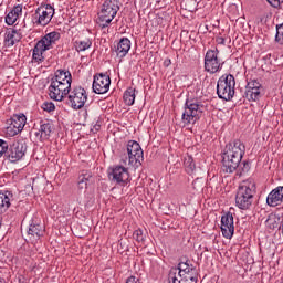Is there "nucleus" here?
Instances as JSON below:
<instances>
[{
    "mask_svg": "<svg viewBox=\"0 0 283 283\" xmlns=\"http://www.w3.org/2000/svg\"><path fill=\"white\" fill-rule=\"evenodd\" d=\"M169 65H171V60L170 59H166L164 61V67H169Z\"/></svg>",
    "mask_w": 283,
    "mask_h": 283,
    "instance_id": "c9c22d12",
    "label": "nucleus"
},
{
    "mask_svg": "<svg viewBox=\"0 0 283 283\" xmlns=\"http://www.w3.org/2000/svg\"><path fill=\"white\" fill-rule=\"evenodd\" d=\"M143 148L136 140H129L126 146V154L122 157V163L125 167H136L144 160Z\"/></svg>",
    "mask_w": 283,
    "mask_h": 283,
    "instance_id": "6e6552de",
    "label": "nucleus"
},
{
    "mask_svg": "<svg viewBox=\"0 0 283 283\" xmlns=\"http://www.w3.org/2000/svg\"><path fill=\"white\" fill-rule=\"evenodd\" d=\"M112 85V78L105 73L94 75L93 92L95 94H107Z\"/></svg>",
    "mask_w": 283,
    "mask_h": 283,
    "instance_id": "4468645a",
    "label": "nucleus"
},
{
    "mask_svg": "<svg viewBox=\"0 0 283 283\" xmlns=\"http://www.w3.org/2000/svg\"><path fill=\"white\" fill-rule=\"evenodd\" d=\"M45 235V226L32 221L28 229V238L31 242H38Z\"/></svg>",
    "mask_w": 283,
    "mask_h": 283,
    "instance_id": "aec40b11",
    "label": "nucleus"
},
{
    "mask_svg": "<svg viewBox=\"0 0 283 283\" xmlns=\"http://www.w3.org/2000/svg\"><path fill=\"white\" fill-rule=\"evenodd\" d=\"M184 167L185 171L188 172L189 176H193L196 171V163L193 161V157L190 155L184 157Z\"/></svg>",
    "mask_w": 283,
    "mask_h": 283,
    "instance_id": "bb28decb",
    "label": "nucleus"
},
{
    "mask_svg": "<svg viewBox=\"0 0 283 283\" xmlns=\"http://www.w3.org/2000/svg\"><path fill=\"white\" fill-rule=\"evenodd\" d=\"M275 42L279 43V45H283V23L276 25Z\"/></svg>",
    "mask_w": 283,
    "mask_h": 283,
    "instance_id": "7c9ffc66",
    "label": "nucleus"
},
{
    "mask_svg": "<svg viewBox=\"0 0 283 283\" xmlns=\"http://www.w3.org/2000/svg\"><path fill=\"white\" fill-rule=\"evenodd\" d=\"M221 232L223 238L231 240L235 233V226L233 223V213L227 212L221 217Z\"/></svg>",
    "mask_w": 283,
    "mask_h": 283,
    "instance_id": "2eb2a0df",
    "label": "nucleus"
},
{
    "mask_svg": "<svg viewBox=\"0 0 283 283\" xmlns=\"http://www.w3.org/2000/svg\"><path fill=\"white\" fill-rule=\"evenodd\" d=\"M34 129V136L38 138V140H48V138H50L52 135V132H54V125L52 122L42 120L40 122L39 127H35Z\"/></svg>",
    "mask_w": 283,
    "mask_h": 283,
    "instance_id": "f3484780",
    "label": "nucleus"
},
{
    "mask_svg": "<svg viewBox=\"0 0 283 283\" xmlns=\"http://www.w3.org/2000/svg\"><path fill=\"white\" fill-rule=\"evenodd\" d=\"M28 151V145L23 140H15L7 149V158L11 163H19L25 153Z\"/></svg>",
    "mask_w": 283,
    "mask_h": 283,
    "instance_id": "f8f14e48",
    "label": "nucleus"
},
{
    "mask_svg": "<svg viewBox=\"0 0 283 283\" xmlns=\"http://www.w3.org/2000/svg\"><path fill=\"white\" fill-rule=\"evenodd\" d=\"M268 3H270V6H273V8H275V6H277L280 3V1L277 0H266Z\"/></svg>",
    "mask_w": 283,
    "mask_h": 283,
    "instance_id": "f704fd0d",
    "label": "nucleus"
},
{
    "mask_svg": "<svg viewBox=\"0 0 283 283\" xmlns=\"http://www.w3.org/2000/svg\"><path fill=\"white\" fill-rule=\"evenodd\" d=\"M129 50H132V41H129L127 38H123L117 43L115 52L119 59H124V56H127L129 53Z\"/></svg>",
    "mask_w": 283,
    "mask_h": 283,
    "instance_id": "4be33fe9",
    "label": "nucleus"
},
{
    "mask_svg": "<svg viewBox=\"0 0 283 283\" xmlns=\"http://www.w3.org/2000/svg\"><path fill=\"white\" fill-rule=\"evenodd\" d=\"M60 39L61 33L56 31L46 33L40 41H38V48L48 52V50H52V48L56 45V42L60 41Z\"/></svg>",
    "mask_w": 283,
    "mask_h": 283,
    "instance_id": "dca6fc26",
    "label": "nucleus"
},
{
    "mask_svg": "<svg viewBox=\"0 0 283 283\" xmlns=\"http://www.w3.org/2000/svg\"><path fill=\"white\" fill-rule=\"evenodd\" d=\"M12 200V192H0V213H6L10 209V201Z\"/></svg>",
    "mask_w": 283,
    "mask_h": 283,
    "instance_id": "393cba45",
    "label": "nucleus"
},
{
    "mask_svg": "<svg viewBox=\"0 0 283 283\" xmlns=\"http://www.w3.org/2000/svg\"><path fill=\"white\" fill-rule=\"evenodd\" d=\"M205 112V105L198 99H187L184 106V113L181 115V123L184 127L189 125H196Z\"/></svg>",
    "mask_w": 283,
    "mask_h": 283,
    "instance_id": "39448f33",
    "label": "nucleus"
},
{
    "mask_svg": "<svg viewBox=\"0 0 283 283\" xmlns=\"http://www.w3.org/2000/svg\"><path fill=\"white\" fill-rule=\"evenodd\" d=\"M92 178L91 174H83L78 177L77 187L78 189H87V182H90V179Z\"/></svg>",
    "mask_w": 283,
    "mask_h": 283,
    "instance_id": "c85d7f7f",
    "label": "nucleus"
},
{
    "mask_svg": "<svg viewBox=\"0 0 283 283\" xmlns=\"http://www.w3.org/2000/svg\"><path fill=\"white\" fill-rule=\"evenodd\" d=\"M220 51L218 49H211L206 52L203 64L205 72H208V74H218V72L222 70V63L218 57Z\"/></svg>",
    "mask_w": 283,
    "mask_h": 283,
    "instance_id": "1a4fd4ad",
    "label": "nucleus"
},
{
    "mask_svg": "<svg viewBox=\"0 0 283 283\" xmlns=\"http://www.w3.org/2000/svg\"><path fill=\"white\" fill-rule=\"evenodd\" d=\"M42 109L44 111V112H54V109H56V106H54V103H52V102H44L43 104H42Z\"/></svg>",
    "mask_w": 283,
    "mask_h": 283,
    "instance_id": "72a5a7b5",
    "label": "nucleus"
},
{
    "mask_svg": "<svg viewBox=\"0 0 283 283\" xmlns=\"http://www.w3.org/2000/svg\"><path fill=\"white\" fill-rule=\"evenodd\" d=\"M111 180L117 182V185H127L129 180V171L123 166H116L109 174Z\"/></svg>",
    "mask_w": 283,
    "mask_h": 283,
    "instance_id": "6ab92c4d",
    "label": "nucleus"
},
{
    "mask_svg": "<svg viewBox=\"0 0 283 283\" xmlns=\"http://www.w3.org/2000/svg\"><path fill=\"white\" fill-rule=\"evenodd\" d=\"M19 41H21V34L19 33V31L14 29H9L6 32L4 43L7 48H12V45H14L15 43H19Z\"/></svg>",
    "mask_w": 283,
    "mask_h": 283,
    "instance_id": "b1692460",
    "label": "nucleus"
},
{
    "mask_svg": "<svg viewBox=\"0 0 283 283\" xmlns=\"http://www.w3.org/2000/svg\"><path fill=\"white\" fill-rule=\"evenodd\" d=\"M8 142L0 139V158L4 155L8 156Z\"/></svg>",
    "mask_w": 283,
    "mask_h": 283,
    "instance_id": "473e14b6",
    "label": "nucleus"
},
{
    "mask_svg": "<svg viewBox=\"0 0 283 283\" xmlns=\"http://www.w3.org/2000/svg\"><path fill=\"white\" fill-rule=\"evenodd\" d=\"M0 227H1V221H0Z\"/></svg>",
    "mask_w": 283,
    "mask_h": 283,
    "instance_id": "4c0bfd02",
    "label": "nucleus"
},
{
    "mask_svg": "<svg viewBox=\"0 0 283 283\" xmlns=\"http://www.w3.org/2000/svg\"><path fill=\"white\" fill-rule=\"evenodd\" d=\"M217 43H219V45H224V38H218Z\"/></svg>",
    "mask_w": 283,
    "mask_h": 283,
    "instance_id": "e433bc0d",
    "label": "nucleus"
},
{
    "mask_svg": "<svg viewBox=\"0 0 283 283\" xmlns=\"http://www.w3.org/2000/svg\"><path fill=\"white\" fill-rule=\"evenodd\" d=\"M255 196V181L253 179L244 180L240 184L237 196L235 206L242 211L251 209L253 205V197Z\"/></svg>",
    "mask_w": 283,
    "mask_h": 283,
    "instance_id": "7ed1b4c3",
    "label": "nucleus"
},
{
    "mask_svg": "<svg viewBox=\"0 0 283 283\" xmlns=\"http://www.w3.org/2000/svg\"><path fill=\"white\" fill-rule=\"evenodd\" d=\"M23 14V6H15L6 17L7 25H14L19 21V17Z\"/></svg>",
    "mask_w": 283,
    "mask_h": 283,
    "instance_id": "5701e85b",
    "label": "nucleus"
},
{
    "mask_svg": "<svg viewBox=\"0 0 283 283\" xmlns=\"http://www.w3.org/2000/svg\"><path fill=\"white\" fill-rule=\"evenodd\" d=\"M25 123H28V117L23 114L13 115L9 120V126L6 128L7 136H17V134H21L23 132V127H25Z\"/></svg>",
    "mask_w": 283,
    "mask_h": 283,
    "instance_id": "ddd939ff",
    "label": "nucleus"
},
{
    "mask_svg": "<svg viewBox=\"0 0 283 283\" xmlns=\"http://www.w3.org/2000/svg\"><path fill=\"white\" fill-rule=\"evenodd\" d=\"M169 283H196V268L188 263H179L177 268H171L168 274Z\"/></svg>",
    "mask_w": 283,
    "mask_h": 283,
    "instance_id": "20e7f679",
    "label": "nucleus"
},
{
    "mask_svg": "<svg viewBox=\"0 0 283 283\" xmlns=\"http://www.w3.org/2000/svg\"><path fill=\"white\" fill-rule=\"evenodd\" d=\"M66 95H69V105L72 109H83V107H85L87 103V91H85V88L77 86L69 91Z\"/></svg>",
    "mask_w": 283,
    "mask_h": 283,
    "instance_id": "9d476101",
    "label": "nucleus"
},
{
    "mask_svg": "<svg viewBox=\"0 0 283 283\" xmlns=\"http://www.w3.org/2000/svg\"><path fill=\"white\" fill-rule=\"evenodd\" d=\"M136 101V90L135 88H128L124 93V103L128 106L134 105Z\"/></svg>",
    "mask_w": 283,
    "mask_h": 283,
    "instance_id": "cd10ccee",
    "label": "nucleus"
},
{
    "mask_svg": "<svg viewBox=\"0 0 283 283\" xmlns=\"http://www.w3.org/2000/svg\"><path fill=\"white\" fill-rule=\"evenodd\" d=\"M245 147L240 140H234L226 146V151L222 159V171L223 174H233L242 163Z\"/></svg>",
    "mask_w": 283,
    "mask_h": 283,
    "instance_id": "f03ea898",
    "label": "nucleus"
},
{
    "mask_svg": "<svg viewBox=\"0 0 283 283\" xmlns=\"http://www.w3.org/2000/svg\"><path fill=\"white\" fill-rule=\"evenodd\" d=\"M118 10H120L119 0H105L102 4L101 11L98 12V24L101 28H109V23L116 19Z\"/></svg>",
    "mask_w": 283,
    "mask_h": 283,
    "instance_id": "423d86ee",
    "label": "nucleus"
},
{
    "mask_svg": "<svg viewBox=\"0 0 283 283\" xmlns=\"http://www.w3.org/2000/svg\"><path fill=\"white\" fill-rule=\"evenodd\" d=\"M72 90V73L65 70H57L49 86V96L52 101L61 102Z\"/></svg>",
    "mask_w": 283,
    "mask_h": 283,
    "instance_id": "f257e3e1",
    "label": "nucleus"
},
{
    "mask_svg": "<svg viewBox=\"0 0 283 283\" xmlns=\"http://www.w3.org/2000/svg\"><path fill=\"white\" fill-rule=\"evenodd\" d=\"M74 48L76 52H85L92 48V40L88 38L80 39L74 42Z\"/></svg>",
    "mask_w": 283,
    "mask_h": 283,
    "instance_id": "a878e982",
    "label": "nucleus"
},
{
    "mask_svg": "<svg viewBox=\"0 0 283 283\" xmlns=\"http://www.w3.org/2000/svg\"><path fill=\"white\" fill-rule=\"evenodd\" d=\"M262 84L256 80L248 82L245 87V97L248 101H260Z\"/></svg>",
    "mask_w": 283,
    "mask_h": 283,
    "instance_id": "a211bd4d",
    "label": "nucleus"
},
{
    "mask_svg": "<svg viewBox=\"0 0 283 283\" xmlns=\"http://www.w3.org/2000/svg\"><path fill=\"white\" fill-rule=\"evenodd\" d=\"M44 49H39V44L36 43L34 49H33V61H35L36 63H41V61H43V53H44Z\"/></svg>",
    "mask_w": 283,
    "mask_h": 283,
    "instance_id": "c756f323",
    "label": "nucleus"
},
{
    "mask_svg": "<svg viewBox=\"0 0 283 283\" xmlns=\"http://www.w3.org/2000/svg\"><path fill=\"white\" fill-rule=\"evenodd\" d=\"M54 17V7L52 4H45L39 7L33 14V23L35 25L45 27L52 21Z\"/></svg>",
    "mask_w": 283,
    "mask_h": 283,
    "instance_id": "9b49d317",
    "label": "nucleus"
},
{
    "mask_svg": "<svg viewBox=\"0 0 283 283\" xmlns=\"http://www.w3.org/2000/svg\"><path fill=\"white\" fill-rule=\"evenodd\" d=\"M217 95L221 101H231L235 96V77L232 74H224L218 80Z\"/></svg>",
    "mask_w": 283,
    "mask_h": 283,
    "instance_id": "0eeeda50",
    "label": "nucleus"
},
{
    "mask_svg": "<svg viewBox=\"0 0 283 283\" xmlns=\"http://www.w3.org/2000/svg\"><path fill=\"white\" fill-rule=\"evenodd\" d=\"M269 207H280L283 202V186L274 188L266 198Z\"/></svg>",
    "mask_w": 283,
    "mask_h": 283,
    "instance_id": "412c9836",
    "label": "nucleus"
},
{
    "mask_svg": "<svg viewBox=\"0 0 283 283\" xmlns=\"http://www.w3.org/2000/svg\"><path fill=\"white\" fill-rule=\"evenodd\" d=\"M133 238L136 242H145V233L140 229L134 231Z\"/></svg>",
    "mask_w": 283,
    "mask_h": 283,
    "instance_id": "2f4dec72",
    "label": "nucleus"
}]
</instances>
